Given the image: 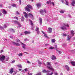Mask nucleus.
Wrapping results in <instances>:
<instances>
[{
	"label": "nucleus",
	"mask_w": 75,
	"mask_h": 75,
	"mask_svg": "<svg viewBox=\"0 0 75 75\" xmlns=\"http://www.w3.org/2000/svg\"><path fill=\"white\" fill-rule=\"evenodd\" d=\"M39 22L40 23V25H41L42 23V18H39Z\"/></svg>",
	"instance_id": "13"
},
{
	"label": "nucleus",
	"mask_w": 75,
	"mask_h": 75,
	"mask_svg": "<svg viewBox=\"0 0 75 75\" xmlns=\"http://www.w3.org/2000/svg\"><path fill=\"white\" fill-rule=\"evenodd\" d=\"M13 22H14V23H15V24H18L20 23L18 21H14Z\"/></svg>",
	"instance_id": "19"
},
{
	"label": "nucleus",
	"mask_w": 75,
	"mask_h": 75,
	"mask_svg": "<svg viewBox=\"0 0 75 75\" xmlns=\"http://www.w3.org/2000/svg\"><path fill=\"white\" fill-rule=\"evenodd\" d=\"M67 40H68L69 41H70V40H71L70 37H69V35L67 36Z\"/></svg>",
	"instance_id": "30"
},
{
	"label": "nucleus",
	"mask_w": 75,
	"mask_h": 75,
	"mask_svg": "<svg viewBox=\"0 0 75 75\" xmlns=\"http://www.w3.org/2000/svg\"><path fill=\"white\" fill-rule=\"evenodd\" d=\"M68 16H69V17H70V18H72V16L68 14Z\"/></svg>",
	"instance_id": "46"
},
{
	"label": "nucleus",
	"mask_w": 75,
	"mask_h": 75,
	"mask_svg": "<svg viewBox=\"0 0 75 75\" xmlns=\"http://www.w3.org/2000/svg\"><path fill=\"white\" fill-rule=\"evenodd\" d=\"M40 12L41 15H42V16H44V12L45 13H47V11L45 9H44V10L41 9L40 10Z\"/></svg>",
	"instance_id": "5"
},
{
	"label": "nucleus",
	"mask_w": 75,
	"mask_h": 75,
	"mask_svg": "<svg viewBox=\"0 0 75 75\" xmlns=\"http://www.w3.org/2000/svg\"><path fill=\"white\" fill-rule=\"evenodd\" d=\"M28 74L29 75H33V74H32V73H31L30 74L29 73H28Z\"/></svg>",
	"instance_id": "57"
},
{
	"label": "nucleus",
	"mask_w": 75,
	"mask_h": 75,
	"mask_svg": "<svg viewBox=\"0 0 75 75\" xmlns=\"http://www.w3.org/2000/svg\"><path fill=\"white\" fill-rule=\"evenodd\" d=\"M54 48V47H49L48 48L49 50H53Z\"/></svg>",
	"instance_id": "28"
},
{
	"label": "nucleus",
	"mask_w": 75,
	"mask_h": 75,
	"mask_svg": "<svg viewBox=\"0 0 75 75\" xmlns=\"http://www.w3.org/2000/svg\"><path fill=\"white\" fill-rule=\"evenodd\" d=\"M37 32V33L38 34H40V31H36Z\"/></svg>",
	"instance_id": "49"
},
{
	"label": "nucleus",
	"mask_w": 75,
	"mask_h": 75,
	"mask_svg": "<svg viewBox=\"0 0 75 75\" xmlns=\"http://www.w3.org/2000/svg\"><path fill=\"white\" fill-rule=\"evenodd\" d=\"M65 68L66 69L67 71H69V68L68 65H66L65 66Z\"/></svg>",
	"instance_id": "10"
},
{
	"label": "nucleus",
	"mask_w": 75,
	"mask_h": 75,
	"mask_svg": "<svg viewBox=\"0 0 75 75\" xmlns=\"http://www.w3.org/2000/svg\"><path fill=\"white\" fill-rule=\"evenodd\" d=\"M4 28H6L7 27V25L6 24H4Z\"/></svg>",
	"instance_id": "36"
},
{
	"label": "nucleus",
	"mask_w": 75,
	"mask_h": 75,
	"mask_svg": "<svg viewBox=\"0 0 75 75\" xmlns=\"http://www.w3.org/2000/svg\"><path fill=\"white\" fill-rule=\"evenodd\" d=\"M54 47H55V48H56V50H57V51H58V50H57V45H54Z\"/></svg>",
	"instance_id": "35"
},
{
	"label": "nucleus",
	"mask_w": 75,
	"mask_h": 75,
	"mask_svg": "<svg viewBox=\"0 0 75 75\" xmlns=\"http://www.w3.org/2000/svg\"><path fill=\"white\" fill-rule=\"evenodd\" d=\"M27 63H28V64H30V63H31L30 62V61H28V59H27Z\"/></svg>",
	"instance_id": "42"
},
{
	"label": "nucleus",
	"mask_w": 75,
	"mask_h": 75,
	"mask_svg": "<svg viewBox=\"0 0 75 75\" xmlns=\"http://www.w3.org/2000/svg\"><path fill=\"white\" fill-rule=\"evenodd\" d=\"M23 13L25 14L24 16L25 18H28V17L29 16V15L28 14V13H27L25 12H24Z\"/></svg>",
	"instance_id": "7"
},
{
	"label": "nucleus",
	"mask_w": 75,
	"mask_h": 75,
	"mask_svg": "<svg viewBox=\"0 0 75 75\" xmlns=\"http://www.w3.org/2000/svg\"><path fill=\"white\" fill-rule=\"evenodd\" d=\"M37 6L38 8H40V7H41V4H40L39 3L37 4Z\"/></svg>",
	"instance_id": "11"
},
{
	"label": "nucleus",
	"mask_w": 75,
	"mask_h": 75,
	"mask_svg": "<svg viewBox=\"0 0 75 75\" xmlns=\"http://www.w3.org/2000/svg\"><path fill=\"white\" fill-rule=\"evenodd\" d=\"M71 36H74V30H71Z\"/></svg>",
	"instance_id": "12"
},
{
	"label": "nucleus",
	"mask_w": 75,
	"mask_h": 75,
	"mask_svg": "<svg viewBox=\"0 0 75 75\" xmlns=\"http://www.w3.org/2000/svg\"><path fill=\"white\" fill-rule=\"evenodd\" d=\"M35 75H41V73H38Z\"/></svg>",
	"instance_id": "53"
},
{
	"label": "nucleus",
	"mask_w": 75,
	"mask_h": 75,
	"mask_svg": "<svg viewBox=\"0 0 75 75\" xmlns=\"http://www.w3.org/2000/svg\"><path fill=\"white\" fill-rule=\"evenodd\" d=\"M52 42H55V40L54 39H52Z\"/></svg>",
	"instance_id": "47"
},
{
	"label": "nucleus",
	"mask_w": 75,
	"mask_h": 75,
	"mask_svg": "<svg viewBox=\"0 0 75 75\" xmlns=\"http://www.w3.org/2000/svg\"><path fill=\"white\" fill-rule=\"evenodd\" d=\"M8 59H9V58L8 57H7V58L6 59V61H8Z\"/></svg>",
	"instance_id": "52"
},
{
	"label": "nucleus",
	"mask_w": 75,
	"mask_h": 75,
	"mask_svg": "<svg viewBox=\"0 0 75 75\" xmlns=\"http://www.w3.org/2000/svg\"><path fill=\"white\" fill-rule=\"evenodd\" d=\"M18 26L19 27H21V24H20L19 23L18 24Z\"/></svg>",
	"instance_id": "37"
},
{
	"label": "nucleus",
	"mask_w": 75,
	"mask_h": 75,
	"mask_svg": "<svg viewBox=\"0 0 75 75\" xmlns=\"http://www.w3.org/2000/svg\"><path fill=\"white\" fill-rule=\"evenodd\" d=\"M24 16H22L21 18V21H24Z\"/></svg>",
	"instance_id": "27"
},
{
	"label": "nucleus",
	"mask_w": 75,
	"mask_h": 75,
	"mask_svg": "<svg viewBox=\"0 0 75 75\" xmlns=\"http://www.w3.org/2000/svg\"><path fill=\"white\" fill-rule=\"evenodd\" d=\"M17 66L19 68H22V66H21V65L20 64L17 65Z\"/></svg>",
	"instance_id": "31"
},
{
	"label": "nucleus",
	"mask_w": 75,
	"mask_h": 75,
	"mask_svg": "<svg viewBox=\"0 0 75 75\" xmlns=\"http://www.w3.org/2000/svg\"><path fill=\"white\" fill-rule=\"evenodd\" d=\"M51 3V4H52L53 5V6H54V2H52Z\"/></svg>",
	"instance_id": "50"
},
{
	"label": "nucleus",
	"mask_w": 75,
	"mask_h": 75,
	"mask_svg": "<svg viewBox=\"0 0 75 75\" xmlns=\"http://www.w3.org/2000/svg\"><path fill=\"white\" fill-rule=\"evenodd\" d=\"M57 59V58H56V57H55V55H53L52 56V60H55V59Z\"/></svg>",
	"instance_id": "8"
},
{
	"label": "nucleus",
	"mask_w": 75,
	"mask_h": 75,
	"mask_svg": "<svg viewBox=\"0 0 75 75\" xmlns=\"http://www.w3.org/2000/svg\"><path fill=\"white\" fill-rule=\"evenodd\" d=\"M2 12L4 14H7V11H6L5 9H3V11Z\"/></svg>",
	"instance_id": "18"
},
{
	"label": "nucleus",
	"mask_w": 75,
	"mask_h": 75,
	"mask_svg": "<svg viewBox=\"0 0 75 75\" xmlns=\"http://www.w3.org/2000/svg\"><path fill=\"white\" fill-rule=\"evenodd\" d=\"M16 6H17V5L14 4H13L12 5V6L13 7H16Z\"/></svg>",
	"instance_id": "33"
},
{
	"label": "nucleus",
	"mask_w": 75,
	"mask_h": 75,
	"mask_svg": "<svg viewBox=\"0 0 75 75\" xmlns=\"http://www.w3.org/2000/svg\"><path fill=\"white\" fill-rule=\"evenodd\" d=\"M9 37L10 38H13V36H10Z\"/></svg>",
	"instance_id": "59"
},
{
	"label": "nucleus",
	"mask_w": 75,
	"mask_h": 75,
	"mask_svg": "<svg viewBox=\"0 0 75 75\" xmlns=\"http://www.w3.org/2000/svg\"><path fill=\"white\" fill-rule=\"evenodd\" d=\"M71 4L72 6H74L75 4V1H73L71 3Z\"/></svg>",
	"instance_id": "17"
},
{
	"label": "nucleus",
	"mask_w": 75,
	"mask_h": 75,
	"mask_svg": "<svg viewBox=\"0 0 75 75\" xmlns=\"http://www.w3.org/2000/svg\"><path fill=\"white\" fill-rule=\"evenodd\" d=\"M71 64L73 66H75V62L74 61H72L71 62Z\"/></svg>",
	"instance_id": "25"
},
{
	"label": "nucleus",
	"mask_w": 75,
	"mask_h": 75,
	"mask_svg": "<svg viewBox=\"0 0 75 75\" xmlns=\"http://www.w3.org/2000/svg\"><path fill=\"white\" fill-rule=\"evenodd\" d=\"M14 18H15L16 19V20H18V17H16L15 16L14 17Z\"/></svg>",
	"instance_id": "40"
},
{
	"label": "nucleus",
	"mask_w": 75,
	"mask_h": 75,
	"mask_svg": "<svg viewBox=\"0 0 75 75\" xmlns=\"http://www.w3.org/2000/svg\"><path fill=\"white\" fill-rule=\"evenodd\" d=\"M47 3L49 4H51V0H49L47 2Z\"/></svg>",
	"instance_id": "24"
},
{
	"label": "nucleus",
	"mask_w": 75,
	"mask_h": 75,
	"mask_svg": "<svg viewBox=\"0 0 75 75\" xmlns=\"http://www.w3.org/2000/svg\"><path fill=\"white\" fill-rule=\"evenodd\" d=\"M15 62V60L12 61L11 62L13 64V63H14Z\"/></svg>",
	"instance_id": "44"
},
{
	"label": "nucleus",
	"mask_w": 75,
	"mask_h": 75,
	"mask_svg": "<svg viewBox=\"0 0 75 75\" xmlns=\"http://www.w3.org/2000/svg\"><path fill=\"white\" fill-rule=\"evenodd\" d=\"M4 51L3 50H1V53H2V52H3Z\"/></svg>",
	"instance_id": "64"
},
{
	"label": "nucleus",
	"mask_w": 75,
	"mask_h": 75,
	"mask_svg": "<svg viewBox=\"0 0 75 75\" xmlns=\"http://www.w3.org/2000/svg\"><path fill=\"white\" fill-rule=\"evenodd\" d=\"M57 51H58L59 53L60 54H61L62 53V52L60 51H58V50H57Z\"/></svg>",
	"instance_id": "45"
},
{
	"label": "nucleus",
	"mask_w": 75,
	"mask_h": 75,
	"mask_svg": "<svg viewBox=\"0 0 75 75\" xmlns=\"http://www.w3.org/2000/svg\"><path fill=\"white\" fill-rule=\"evenodd\" d=\"M13 44L14 45H15L16 46H20V45L19 43H16L15 42H13Z\"/></svg>",
	"instance_id": "16"
},
{
	"label": "nucleus",
	"mask_w": 75,
	"mask_h": 75,
	"mask_svg": "<svg viewBox=\"0 0 75 75\" xmlns=\"http://www.w3.org/2000/svg\"><path fill=\"white\" fill-rule=\"evenodd\" d=\"M61 1L62 2V3H64V0H61Z\"/></svg>",
	"instance_id": "63"
},
{
	"label": "nucleus",
	"mask_w": 75,
	"mask_h": 75,
	"mask_svg": "<svg viewBox=\"0 0 75 75\" xmlns=\"http://www.w3.org/2000/svg\"><path fill=\"white\" fill-rule=\"evenodd\" d=\"M67 46V45L65 44H63V47H66Z\"/></svg>",
	"instance_id": "43"
},
{
	"label": "nucleus",
	"mask_w": 75,
	"mask_h": 75,
	"mask_svg": "<svg viewBox=\"0 0 75 75\" xmlns=\"http://www.w3.org/2000/svg\"><path fill=\"white\" fill-rule=\"evenodd\" d=\"M64 4L67 6H69V2L67 0H66L65 1V2H64Z\"/></svg>",
	"instance_id": "9"
},
{
	"label": "nucleus",
	"mask_w": 75,
	"mask_h": 75,
	"mask_svg": "<svg viewBox=\"0 0 75 75\" xmlns=\"http://www.w3.org/2000/svg\"><path fill=\"white\" fill-rule=\"evenodd\" d=\"M23 54L22 53H20L18 54V55H19V56H22Z\"/></svg>",
	"instance_id": "34"
},
{
	"label": "nucleus",
	"mask_w": 75,
	"mask_h": 75,
	"mask_svg": "<svg viewBox=\"0 0 75 75\" xmlns=\"http://www.w3.org/2000/svg\"><path fill=\"white\" fill-rule=\"evenodd\" d=\"M29 21H30V23H31L30 25H31L32 27L34 26V23L32 22V21L30 20V19H29Z\"/></svg>",
	"instance_id": "21"
},
{
	"label": "nucleus",
	"mask_w": 75,
	"mask_h": 75,
	"mask_svg": "<svg viewBox=\"0 0 75 75\" xmlns=\"http://www.w3.org/2000/svg\"><path fill=\"white\" fill-rule=\"evenodd\" d=\"M44 36H45V37H46V38H47V35L45 34H44Z\"/></svg>",
	"instance_id": "54"
},
{
	"label": "nucleus",
	"mask_w": 75,
	"mask_h": 75,
	"mask_svg": "<svg viewBox=\"0 0 75 75\" xmlns=\"http://www.w3.org/2000/svg\"><path fill=\"white\" fill-rule=\"evenodd\" d=\"M29 17H30L31 18H34V16H33V14L30 13H29Z\"/></svg>",
	"instance_id": "15"
},
{
	"label": "nucleus",
	"mask_w": 75,
	"mask_h": 75,
	"mask_svg": "<svg viewBox=\"0 0 75 75\" xmlns=\"http://www.w3.org/2000/svg\"><path fill=\"white\" fill-rule=\"evenodd\" d=\"M24 33L25 34H30V32L25 31Z\"/></svg>",
	"instance_id": "23"
},
{
	"label": "nucleus",
	"mask_w": 75,
	"mask_h": 75,
	"mask_svg": "<svg viewBox=\"0 0 75 75\" xmlns=\"http://www.w3.org/2000/svg\"><path fill=\"white\" fill-rule=\"evenodd\" d=\"M24 71L25 72H26L27 71V69L26 68L25 69H24Z\"/></svg>",
	"instance_id": "55"
},
{
	"label": "nucleus",
	"mask_w": 75,
	"mask_h": 75,
	"mask_svg": "<svg viewBox=\"0 0 75 75\" xmlns=\"http://www.w3.org/2000/svg\"><path fill=\"white\" fill-rule=\"evenodd\" d=\"M61 13H63L65 12V11L64 10H62L60 11Z\"/></svg>",
	"instance_id": "32"
},
{
	"label": "nucleus",
	"mask_w": 75,
	"mask_h": 75,
	"mask_svg": "<svg viewBox=\"0 0 75 75\" xmlns=\"http://www.w3.org/2000/svg\"><path fill=\"white\" fill-rule=\"evenodd\" d=\"M16 42H20V40L18 39H17Z\"/></svg>",
	"instance_id": "39"
},
{
	"label": "nucleus",
	"mask_w": 75,
	"mask_h": 75,
	"mask_svg": "<svg viewBox=\"0 0 75 75\" xmlns=\"http://www.w3.org/2000/svg\"><path fill=\"white\" fill-rule=\"evenodd\" d=\"M66 27H69V25L68 24L64 23L63 25L60 27V28L61 30H67V28Z\"/></svg>",
	"instance_id": "1"
},
{
	"label": "nucleus",
	"mask_w": 75,
	"mask_h": 75,
	"mask_svg": "<svg viewBox=\"0 0 75 75\" xmlns=\"http://www.w3.org/2000/svg\"><path fill=\"white\" fill-rule=\"evenodd\" d=\"M31 29V30H34V27L33 26H32Z\"/></svg>",
	"instance_id": "48"
},
{
	"label": "nucleus",
	"mask_w": 75,
	"mask_h": 75,
	"mask_svg": "<svg viewBox=\"0 0 75 75\" xmlns=\"http://www.w3.org/2000/svg\"><path fill=\"white\" fill-rule=\"evenodd\" d=\"M14 72V71H13V68H12L10 70V74H13V72Z\"/></svg>",
	"instance_id": "22"
},
{
	"label": "nucleus",
	"mask_w": 75,
	"mask_h": 75,
	"mask_svg": "<svg viewBox=\"0 0 75 75\" xmlns=\"http://www.w3.org/2000/svg\"><path fill=\"white\" fill-rule=\"evenodd\" d=\"M70 52H72V53H74V52H75V51H74L72 50H71L70 51Z\"/></svg>",
	"instance_id": "41"
},
{
	"label": "nucleus",
	"mask_w": 75,
	"mask_h": 75,
	"mask_svg": "<svg viewBox=\"0 0 75 75\" xmlns=\"http://www.w3.org/2000/svg\"><path fill=\"white\" fill-rule=\"evenodd\" d=\"M35 30L36 31H39V28H38V26H36Z\"/></svg>",
	"instance_id": "29"
},
{
	"label": "nucleus",
	"mask_w": 75,
	"mask_h": 75,
	"mask_svg": "<svg viewBox=\"0 0 75 75\" xmlns=\"http://www.w3.org/2000/svg\"><path fill=\"white\" fill-rule=\"evenodd\" d=\"M54 75H58V73H57V72H55L54 73Z\"/></svg>",
	"instance_id": "62"
},
{
	"label": "nucleus",
	"mask_w": 75,
	"mask_h": 75,
	"mask_svg": "<svg viewBox=\"0 0 75 75\" xmlns=\"http://www.w3.org/2000/svg\"><path fill=\"white\" fill-rule=\"evenodd\" d=\"M30 9L33 10V8H32V6L31 5L28 4L27 5L26 7L25 8V10H27V11H30Z\"/></svg>",
	"instance_id": "2"
},
{
	"label": "nucleus",
	"mask_w": 75,
	"mask_h": 75,
	"mask_svg": "<svg viewBox=\"0 0 75 75\" xmlns=\"http://www.w3.org/2000/svg\"><path fill=\"white\" fill-rule=\"evenodd\" d=\"M47 65L48 69H51V70H52V71H54V68H53V67H52L51 66V64L50 62H47Z\"/></svg>",
	"instance_id": "3"
},
{
	"label": "nucleus",
	"mask_w": 75,
	"mask_h": 75,
	"mask_svg": "<svg viewBox=\"0 0 75 75\" xmlns=\"http://www.w3.org/2000/svg\"><path fill=\"white\" fill-rule=\"evenodd\" d=\"M21 45H22V48H23V50H25L26 48H27L26 45L22 42H21Z\"/></svg>",
	"instance_id": "6"
},
{
	"label": "nucleus",
	"mask_w": 75,
	"mask_h": 75,
	"mask_svg": "<svg viewBox=\"0 0 75 75\" xmlns=\"http://www.w3.org/2000/svg\"><path fill=\"white\" fill-rule=\"evenodd\" d=\"M38 62L39 64V67H41V64H42V63H41V62H40L39 60H38Z\"/></svg>",
	"instance_id": "14"
},
{
	"label": "nucleus",
	"mask_w": 75,
	"mask_h": 75,
	"mask_svg": "<svg viewBox=\"0 0 75 75\" xmlns=\"http://www.w3.org/2000/svg\"><path fill=\"white\" fill-rule=\"evenodd\" d=\"M28 39H26L24 40L25 41H28Z\"/></svg>",
	"instance_id": "56"
},
{
	"label": "nucleus",
	"mask_w": 75,
	"mask_h": 75,
	"mask_svg": "<svg viewBox=\"0 0 75 75\" xmlns=\"http://www.w3.org/2000/svg\"><path fill=\"white\" fill-rule=\"evenodd\" d=\"M6 58V57L4 55L2 56L0 58V60L1 61H2L3 63H4V60L5 59V58Z\"/></svg>",
	"instance_id": "4"
},
{
	"label": "nucleus",
	"mask_w": 75,
	"mask_h": 75,
	"mask_svg": "<svg viewBox=\"0 0 75 75\" xmlns=\"http://www.w3.org/2000/svg\"><path fill=\"white\" fill-rule=\"evenodd\" d=\"M47 71L45 70H44L43 71V72H46Z\"/></svg>",
	"instance_id": "60"
},
{
	"label": "nucleus",
	"mask_w": 75,
	"mask_h": 75,
	"mask_svg": "<svg viewBox=\"0 0 75 75\" xmlns=\"http://www.w3.org/2000/svg\"><path fill=\"white\" fill-rule=\"evenodd\" d=\"M53 74V72L51 73V74L48 73L47 74V75H52Z\"/></svg>",
	"instance_id": "38"
},
{
	"label": "nucleus",
	"mask_w": 75,
	"mask_h": 75,
	"mask_svg": "<svg viewBox=\"0 0 75 75\" xmlns=\"http://www.w3.org/2000/svg\"><path fill=\"white\" fill-rule=\"evenodd\" d=\"M48 30H49V33H50L52 32V28H49Z\"/></svg>",
	"instance_id": "20"
},
{
	"label": "nucleus",
	"mask_w": 75,
	"mask_h": 75,
	"mask_svg": "<svg viewBox=\"0 0 75 75\" xmlns=\"http://www.w3.org/2000/svg\"><path fill=\"white\" fill-rule=\"evenodd\" d=\"M19 2L20 4H21V0H19Z\"/></svg>",
	"instance_id": "61"
},
{
	"label": "nucleus",
	"mask_w": 75,
	"mask_h": 75,
	"mask_svg": "<svg viewBox=\"0 0 75 75\" xmlns=\"http://www.w3.org/2000/svg\"><path fill=\"white\" fill-rule=\"evenodd\" d=\"M10 30L11 31V33H15V31L13 29H11Z\"/></svg>",
	"instance_id": "26"
},
{
	"label": "nucleus",
	"mask_w": 75,
	"mask_h": 75,
	"mask_svg": "<svg viewBox=\"0 0 75 75\" xmlns=\"http://www.w3.org/2000/svg\"><path fill=\"white\" fill-rule=\"evenodd\" d=\"M48 45H49V44H45V47H47V46H48Z\"/></svg>",
	"instance_id": "51"
},
{
	"label": "nucleus",
	"mask_w": 75,
	"mask_h": 75,
	"mask_svg": "<svg viewBox=\"0 0 75 75\" xmlns=\"http://www.w3.org/2000/svg\"><path fill=\"white\" fill-rule=\"evenodd\" d=\"M16 14H18V15L20 14V13H19L18 12V11H16Z\"/></svg>",
	"instance_id": "58"
}]
</instances>
